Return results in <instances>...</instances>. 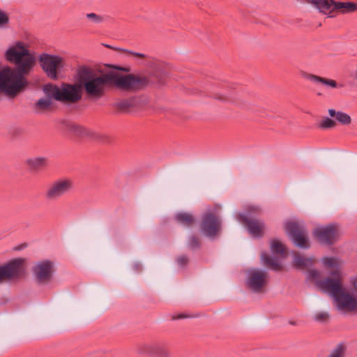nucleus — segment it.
Masks as SVG:
<instances>
[{
	"label": "nucleus",
	"instance_id": "nucleus-1",
	"mask_svg": "<svg viewBox=\"0 0 357 357\" xmlns=\"http://www.w3.org/2000/svg\"><path fill=\"white\" fill-rule=\"evenodd\" d=\"M77 81L82 91L92 100L104 97L112 87L127 92H135L148 86L147 77L135 74H121L114 71L98 73L87 66H81L77 70Z\"/></svg>",
	"mask_w": 357,
	"mask_h": 357
},
{
	"label": "nucleus",
	"instance_id": "nucleus-2",
	"mask_svg": "<svg viewBox=\"0 0 357 357\" xmlns=\"http://www.w3.org/2000/svg\"><path fill=\"white\" fill-rule=\"evenodd\" d=\"M4 57L15 68L7 66L0 70V93L13 98L27 86L25 75H29L33 68L36 58L22 41H17L10 47L6 51Z\"/></svg>",
	"mask_w": 357,
	"mask_h": 357
},
{
	"label": "nucleus",
	"instance_id": "nucleus-3",
	"mask_svg": "<svg viewBox=\"0 0 357 357\" xmlns=\"http://www.w3.org/2000/svg\"><path fill=\"white\" fill-rule=\"evenodd\" d=\"M326 268L332 269L333 277L317 282L319 288L328 293L334 299L335 306L340 311L350 312L357 309L356 299L342 284L340 268L342 262L336 257H324L322 259Z\"/></svg>",
	"mask_w": 357,
	"mask_h": 357
},
{
	"label": "nucleus",
	"instance_id": "nucleus-4",
	"mask_svg": "<svg viewBox=\"0 0 357 357\" xmlns=\"http://www.w3.org/2000/svg\"><path fill=\"white\" fill-rule=\"evenodd\" d=\"M43 92L56 100L71 103L78 102L82 96V86L77 80L74 84L63 83L60 86L53 84H45Z\"/></svg>",
	"mask_w": 357,
	"mask_h": 357
},
{
	"label": "nucleus",
	"instance_id": "nucleus-5",
	"mask_svg": "<svg viewBox=\"0 0 357 357\" xmlns=\"http://www.w3.org/2000/svg\"><path fill=\"white\" fill-rule=\"evenodd\" d=\"M38 60L47 76L53 80L58 79V73L64 66L63 59L57 55L43 53L39 56Z\"/></svg>",
	"mask_w": 357,
	"mask_h": 357
},
{
	"label": "nucleus",
	"instance_id": "nucleus-6",
	"mask_svg": "<svg viewBox=\"0 0 357 357\" xmlns=\"http://www.w3.org/2000/svg\"><path fill=\"white\" fill-rule=\"evenodd\" d=\"M268 281V273L264 270L251 268L247 272L245 284L252 292L264 293Z\"/></svg>",
	"mask_w": 357,
	"mask_h": 357
},
{
	"label": "nucleus",
	"instance_id": "nucleus-7",
	"mask_svg": "<svg viewBox=\"0 0 357 357\" xmlns=\"http://www.w3.org/2000/svg\"><path fill=\"white\" fill-rule=\"evenodd\" d=\"M73 188V183L68 178H60L51 183L46 188L44 196L47 201H56L68 193Z\"/></svg>",
	"mask_w": 357,
	"mask_h": 357
},
{
	"label": "nucleus",
	"instance_id": "nucleus-8",
	"mask_svg": "<svg viewBox=\"0 0 357 357\" xmlns=\"http://www.w3.org/2000/svg\"><path fill=\"white\" fill-rule=\"evenodd\" d=\"M285 230L296 246L301 248L310 247L307 231L303 225L296 222H287L285 224Z\"/></svg>",
	"mask_w": 357,
	"mask_h": 357
},
{
	"label": "nucleus",
	"instance_id": "nucleus-9",
	"mask_svg": "<svg viewBox=\"0 0 357 357\" xmlns=\"http://www.w3.org/2000/svg\"><path fill=\"white\" fill-rule=\"evenodd\" d=\"M24 259H15L0 266V283L19 278L24 272Z\"/></svg>",
	"mask_w": 357,
	"mask_h": 357
},
{
	"label": "nucleus",
	"instance_id": "nucleus-10",
	"mask_svg": "<svg viewBox=\"0 0 357 357\" xmlns=\"http://www.w3.org/2000/svg\"><path fill=\"white\" fill-rule=\"evenodd\" d=\"M221 228L220 218L212 212H206L202 217L200 229L202 232L208 237H214Z\"/></svg>",
	"mask_w": 357,
	"mask_h": 357
},
{
	"label": "nucleus",
	"instance_id": "nucleus-11",
	"mask_svg": "<svg viewBox=\"0 0 357 357\" xmlns=\"http://www.w3.org/2000/svg\"><path fill=\"white\" fill-rule=\"evenodd\" d=\"M313 234L321 243L331 245L337 238V228L335 225L317 227L314 230Z\"/></svg>",
	"mask_w": 357,
	"mask_h": 357
},
{
	"label": "nucleus",
	"instance_id": "nucleus-12",
	"mask_svg": "<svg viewBox=\"0 0 357 357\" xmlns=\"http://www.w3.org/2000/svg\"><path fill=\"white\" fill-rule=\"evenodd\" d=\"M54 268L53 263L50 260L39 261L33 268V273L39 283H47L51 280Z\"/></svg>",
	"mask_w": 357,
	"mask_h": 357
},
{
	"label": "nucleus",
	"instance_id": "nucleus-13",
	"mask_svg": "<svg viewBox=\"0 0 357 357\" xmlns=\"http://www.w3.org/2000/svg\"><path fill=\"white\" fill-rule=\"evenodd\" d=\"M237 220L246 227L252 236L261 237L263 235L264 224L260 220L250 218L242 213L237 215Z\"/></svg>",
	"mask_w": 357,
	"mask_h": 357
},
{
	"label": "nucleus",
	"instance_id": "nucleus-14",
	"mask_svg": "<svg viewBox=\"0 0 357 357\" xmlns=\"http://www.w3.org/2000/svg\"><path fill=\"white\" fill-rule=\"evenodd\" d=\"M300 75L303 78L307 79L315 84H321L331 89H336L339 87L337 82L332 79L323 77L303 70L300 73Z\"/></svg>",
	"mask_w": 357,
	"mask_h": 357
},
{
	"label": "nucleus",
	"instance_id": "nucleus-15",
	"mask_svg": "<svg viewBox=\"0 0 357 357\" xmlns=\"http://www.w3.org/2000/svg\"><path fill=\"white\" fill-rule=\"evenodd\" d=\"M234 84H222L220 89L213 91L214 98L222 101H234L236 99Z\"/></svg>",
	"mask_w": 357,
	"mask_h": 357
},
{
	"label": "nucleus",
	"instance_id": "nucleus-16",
	"mask_svg": "<svg viewBox=\"0 0 357 357\" xmlns=\"http://www.w3.org/2000/svg\"><path fill=\"white\" fill-rule=\"evenodd\" d=\"M138 100L135 96L120 100L114 104V107L121 112H128L137 105Z\"/></svg>",
	"mask_w": 357,
	"mask_h": 357
},
{
	"label": "nucleus",
	"instance_id": "nucleus-17",
	"mask_svg": "<svg viewBox=\"0 0 357 357\" xmlns=\"http://www.w3.org/2000/svg\"><path fill=\"white\" fill-rule=\"evenodd\" d=\"M263 264L270 269L279 271L282 269V266L278 257H271L267 253L263 252L261 255Z\"/></svg>",
	"mask_w": 357,
	"mask_h": 357
},
{
	"label": "nucleus",
	"instance_id": "nucleus-18",
	"mask_svg": "<svg viewBox=\"0 0 357 357\" xmlns=\"http://www.w3.org/2000/svg\"><path fill=\"white\" fill-rule=\"evenodd\" d=\"M328 114L343 126H348L351 123V116L345 112L335 111L334 109H329Z\"/></svg>",
	"mask_w": 357,
	"mask_h": 357
},
{
	"label": "nucleus",
	"instance_id": "nucleus-19",
	"mask_svg": "<svg viewBox=\"0 0 357 357\" xmlns=\"http://www.w3.org/2000/svg\"><path fill=\"white\" fill-rule=\"evenodd\" d=\"M314 264V259L310 257H305L301 255L296 254L294 259V266L298 269H305L311 267Z\"/></svg>",
	"mask_w": 357,
	"mask_h": 357
},
{
	"label": "nucleus",
	"instance_id": "nucleus-20",
	"mask_svg": "<svg viewBox=\"0 0 357 357\" xmlns=\"http://www.w3.org/2000/svg\"><path fill=\"white\" fill-rule=\"evenodd\" d=\"M66 129L70 134L75 136H85L89 134V132L84 127L74 123H68Z\"/></svg>",
	"mask_w": 357,
	"mask_h": 357
},
{
	"label": "nucleus",
	"instance_id": "nucleus-21",
	"mask_svg": "<svg viewBox=\"0 0 357 357\" xmlns=\"http://www.w3.org/2000/svg\"><path fill=\"white\" fill-rule=\"evenodd\" d=\"M175 220L185 227L192 226L195 220L193 215L188 213H178L175 215Z\"/></svg>",
	"mask_w": 357,
	"mask_h": 357
},
{
	"label": "nucleus",
	"instance_id": "nucleus-22",
	"mask_svg": "<svg viewBox=\"0 0 357 357\" xmlns=\"http://www.w3.org/2000/svg\"><path fill=\"white\" fill-rule=\"evenodd\" d=\"M137 350L142 354L160 355L161 348L158 345L143 343L138 346Z\"/></svg>",
	"mask_w": 357,
	"mask_h": 357
},
{
	"label": "nucleus",
	"instance_id": "nucleus-23",
	"mask_svg": "<svg viewBox=\"0 0 357 357\" xmlns=\"http://www.w3.org/2000/svg\"><path fill=\"white\" fill-rule=\"evenodd\" d=\"M29 167L33 169H39L45 167L47 164V158L45 157H36L26 160Z\"/></svg>",
	"mask_w": 357,
	"mask_h": 357
},
{
	"label": "nucleus",
	"instance_id": "nucleus-24",
	"mask_svg": "<svg viewBox=\"0 0 357 357\" xmlns=\"http://www.w3.org/2000/svg\"><path fill=\"white\" fill-rule=\"evenodd\" d=\"M52 96L46 95L45 98L39 99L35 104L36 109L38 111H45L48 109L52 104Z\"/></svg>",
	"mask_w": 357,
	"mask_h": 357
},
{
	"label": "nucleus",
	"instance_id": "nucleus-25",
	"mask_svg": "<svg viewBox=\"0 0 357 357\" xmlns=\"http://www.w3.org/2000/svg\"><path fill=\"white\" fill-rule=\"evenodd\" d=\"M271 249L273 253L280 254L284 257L286 256V248L278 240L275 239L271 241Z\"/></svg>",
	"mask_w": 357,
	"mask_h": 357
},
{
	"label": "nucleus",
	"instance_id": "nucleus-26",
	"mask_svg": "<svg viewBox=\"0 0 357 357\" xmlns=\"http://www.w3.org/2000/svg\"><path fill=\"white\" fill-rule=\"evenodd\" d=\"M319 126L324 129L333 128L336 126V122L328 117H326L321 121Z\"/></svg>",
	"mask_w": 357,
	"mask_h": 357
},
{
	"label": "nucleus",
	"instance_id": "nucleus-27",
	"mask_svg": "<svg viewBox=\"0 0 357 357\" xmlns=\"http://www.w3.org/2000/svg\"><path fill=\"white\" fill-rule=\"evenodd\" d=\"M86 17L93 24H100L104 21L103 16L93 13L86 14Z\"/></svg>",
	"mask_w": 357,
	"mask_h": 357
},
{
	"label": "nucleus",
	"instance_id": "nucleus-28",
	"mask_svg": "<svg viewBox=\"0 0 357 357\" xmlns=\"http://www.w3.org/2000/svg\"><path fill=\"white\" fill-rule=\"evenodd\" d=\"M328 357H344V347L342 344L337 345Z\"/></svg>",
	"mask_w": 357,
	"mask_h": 357
},
{
	"label": "nucleus",
	"instance_id": "nucleus-29",
	"mask_svg": "<svg viewBox=\"0 0 357 357\" xmlns=\"http://www.w3.org/2000/svg\"><path fill=\"white\" fill-rule=\"evenodd\" d=\"M188 247L192 250H195L199 248L200 241L198 237L191 236L188 239Z\"/></svg>",
	"mask_w": 357,
	"mask_h": 357
},
{
	"label": "nucleus",
	"instance_id": "nucleus-30",
	"mask_svg": "<svg viewBox=\"0 0 357 357\" xmlns=\"http://www.w3.org/2000/svg\"><path fill=\"white\" fill-rule=\"evenodd\" d=\"M9 23L8 15L0 9V28H5Z\"/></svg>",
	"mask_w": 357,
	"mask_h": 357
},
{
	"label": "nucleus",
	"instance_id": "nucleus-31",
	"mask_svg": "<svg viewBox=\"0 0 357 357\" xmlns=\"http://www.w3.org/2000/svg\"><path fill=\"white\" fill-rule=\"evenodd\" d=\"M329 319V314L326 312H319L314 314V320L319 322H325Z\"/></svg>",
	"mask_w": 357,
	"mask_h": 357
},
{
	"label": "nucleus",
	"instance_id": "nucleus-32",
	"mask_svg": "<svg viewBox=\"0 0 357 357\" xmlns=\"http://www.w3.org/2000/svg\"><path fill=\"white\" fill-rule=\"evenodd\" d=\"M119 52H124L126 54L132 55L137 58H147L148 56L144 54L135 52L126 49H118Z\"/></svg>",
	"mask_w": 357,
	"mask_h": 357
},
{
	"label": "nucleus",
	"instance_id": "nucleus-33",
	"mask_svg": "<svg viewBox=\"0 0 357 357\" xmlns=\"http://www.w3.org/2000/svg\"><path fill=\"white\" fill-rule=\"evenodd\" d=\"M178 265L181 267H183L188 263V258L185 255L178 257L176 259Z\"/></svg>",
	"mask_w": 357,
	"mask_h": 357
},
{
	"label": "nucleus",
	"instance_id": "nucleus-34",
	"mask_svg": "<svg viewBox=\"0 0 357 357\" xmlns=\"http://www.w3.org/2000/svg\"><path fill=\"white\" fill-rule=\"evenodd\" d=\"M320 277V272L317 269L310 270L308 271V278L312 280H317Z\"/></svg>",
	"mask_w": 357,
	"mask_h": 357
},
{
	"label": "nucleus",
	"instance_id": "nucleus-35",
	"mask_svg": "<svg viewBox=\"0 0 357 357\" xmlns=\"http://www.w3.org/2000/svg\"><path fill=\"white\" fill-rule=\"evenodd\" d=\"M186 317L184 314H178L176 317H174V319H182Z\"/></svg>",
	"mask_w": 357,
	"mask_h": 357
},
{
	"label": "nucleus",
	"instance_id": "nucleus-36",
	"mask_svg": "<svg viewBox=\"0 0 357 357\" xmlns=\"http://www.w3.org/2000/svg\"><path fill=\"white\" fill-rule=\"evenodd\" d=\"M352 77L354 79L357 80V69L354 72V74L352 75Z\"/></svg>",
	"mask_w": 357,
	"mask_h": 357
},
{
	"label": "nucleus",
	"instance_id": "nucleus-37",
	"mask_svg": "<svg viewBox=\"0 0 357 357\" xmlns=\"http://www.w3.org/2000/svg\"><path fill=\"white\" fill-rule=\"evenodd\" d=\"M354 285H355V287L357 289V279H356V281L354 282Z\"/></svg>",
	"mask_w": 357,
	"mask_h": 357
}]
</instances>
